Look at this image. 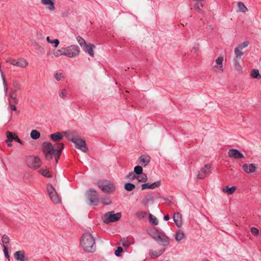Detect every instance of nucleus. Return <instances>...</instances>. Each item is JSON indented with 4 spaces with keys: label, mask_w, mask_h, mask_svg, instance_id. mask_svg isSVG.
Returning <instances> with one entry per match:
<instances>
[{
    "label": "nucleus",
    "mask_w": 261,
    "mask_h": 261,
    "mask_svg": "<svg viewBox=\"0 0 261 261\" xmlns=\"http://www.w3.org/2000/svg\"><path fill=\"white\" fill-rule=\"evenodd\" d=\"M204 261H210L209 260L206 259Z\"/></svg>",
    "instance_id": "obj_63"
},
{
    "label": "nucleus",
    "mask_w": 261,
    "mask_h": 261,
    "mask_svg": "<svg viewBox=\"0 0 261 261\" xmlns=\"http://www.w3.org/2000/svg\"><path fill=\"white\" fill-rule=\"evenodd\" d=\"M59 96L62 98H65L67 95V91L65 89H63L59 91Z\"/></svg>",
    "instance_id": "obj_47"
},
{
    "label": "nucleus",
    "mask_w": 261,
    "mask_h": 261,
    "mask_svg": "<svg viewBox=\"0 0 261 261\" xmlns=\"http://www.w3.org/2000/svg\"><path fill=\"white\" fill-rule=\"evenodd\" d=\"M64 148V145L62 143H59L57 144V150H56V153H55L54 156L56 160V163H57L59 160L60 156L61 154L62 150Z\"/></svg>",
    "instance_id": "obj_18"
},
{
    "label": "nucleus",
    "mask_w": 261,
    "mask_h": 261,
    "mask_svg": "<svg viewBox=\"0 0 261 261\" xmlns=\"http://www.w3.org/2000/svg\"><path fill=\"white\" fill-rule=\"evenodd\" d=\"M134 172L137 175H138L143 173V168L140 166H136L134 168Z\"/></svg>",
    "instance_id": "obj_39"
},
{
    "label": "nucleus",
    "mask_w": 261,
    "mask_h": 261,
    "mask_svg": "<svg viewBox=\"0 0 261 261\" xmlns=\"http://www.w3.org/2000/svg\"><path fill=\"white\" fill-rule=\"evenodd\" d=\"M15 141H16L17 142L19 143L20 144L23 145L24 144V142L21 141L17 136V135L16 134L15 136Z\"/></svg>",
    "instance_id": "obj_56"
},
{
    "label": "nucleus",
    "mask_w": 261,
    "mask_h": 261,
    "mask_svg": "<svg viewBox=\"0 0 261 261\" xmlns=\"http://www.w3.org/2000/svg\"><path fill=\"white\" fill-rule=\"evenodd\" d=\"M2 241L4 248L5 247H7V245L10 242V240L8 236L6 234H4L2 238Z\"/></svg>",
    "instance_id": "obj_34"
},
{
    "label": "nucleus",
    "mask_w": 261,
    "mask_h": 261,
    "mask_svg": "<svg viewBox=\"0 0 261 261\" xmlns=\"http://www.w3.org/2000/svg\"><path fill=\"white\" fill-rule=\"evenodd\" d=\"M10 107L12 111H16L17 110L16 107L14 105L10 104Z\"/></svg>",
    "instance_id": "obj_58"
},
{
    "label": "nucleus",
    "mask_w": 261,
    "mask_h": 261,
    "mask_svg": "<svg viewBox=\"0 0 261 261\" xmlns=\"http://www.w3.org/2000/svg\"><path fill=\"white\" fill-rule=\"evenodd\" d=\"M46 40L48 43H50L51 44H55V47H57L59 44V41L57 39H54L53 40H50V37L48 36L46 38Z\"/></svg>",
    "instance_id": "obj_43"
},
{
    "label": "nucleus",
    "mask_w": 261,
    "mask_h": 261,
    "mask_svg": "<svg viewBox=\"0 0 261 261\" xmlns=\"http://www.w3.org/2000/svg\"><path fill=\"white\" fill-rule=\"evenodd\" d=\"M65 136L69 141L73 143H74L80 137L78 133L75 131L65 132Z\"/></svg>",
    "instance_id": "obj_13"
},
{
    "label": "nucleus",
    "mask_w": 261,
    "mask_h": 261,
    "mask_svg": "<svg viewBox=\"0 0 261 261\" xmlns=\"http://www.w3.org/2000/svg\"><path fill=\"white\" fill-rule=\"evenodd\" d=\"M63 52H65L64 48H62L61 49L55 50L54 51V54L56 57H59L61 55H64V53Z\"/></svg>",
    "instance_id": "obj_44"
},
{
    "label": "nucleus",
    "mask_w": 261,
    "mask_h": 261,
    "mask_svg": "<svg viewBox=\"0 0 261 261\" xmlns=\"http://www.w3.org/2000/svg\"><path fill=\"white\" fill-rule=\"evenodd\" d=\"M173 220L177 227H180L182 225L181 215L178 212L175 213L173 216Z\"/></svg>",
    "instance_id": "obj_20"
},
{
    "label": "nucleus",
    "mask_w": 261,
    "mask_h": 261,
    "mask_svg": "<svg viewBox=\"0 0 261 261\" xmlns=\"http://www.w3.org/2000/svg\"><path fill=\"white\" fill-rule=\"evenodd\" d=\"M152 237L154 240L163 246H167L169 244L168 238L156 229H154Z\"/></svg>",
    "instance_id": "obj_6"
},
{
    "label": "nucleus",
    "mask_w": 261,
    "mask_h": 261,
    "mask_svg": "<svg viewBox=\"0 0 261 261\" xmlns=\"http://www.w3.org/2000/svg\"><path fill=\"white\" fill-rule=\"evenodd\" d=\"M249 44L248 41H244L242 43L239 44L237 47L242 50L247 47Z\"/></svg>",
    "instance_id": "obj_50"
},
{
    "label": "nucleus",
    "mask_w": 261,
    "mask_h": 261,
    "mask_svg": "<svg viewBox=\"0 0 261 261\" xmlns=\"http://www.w3.org/2000/svg\"><path fill=\"white\" fill-rule=\"evenodd\" d=\"M30 135L31 138L34 140H37L40 137V133L35 129H33L31 131Z\"/></svg>",
    "instance_id": "obj_32"
},
{
    "label": "nucleus",
    "mask_w": 261,
    "mask_h": 261,
    "mask_svg": "<svg viewBox=\"0 0 261 261\" xmlns=\"http://www.w3.org/2000/svg\"><path fill=\"white\" fill-rule=\"evenodd\" d=\"M137 179L140 182H145L147 180V177L146 174L143 173L137 176Z\"/></svg>",
    "instance_id": "obj_29"
},
{
    "label": "nucleus",
    "mask_w": 261,
    "mask_h": 261,
    "mask_svg": "<svg viewBox=\"0 0 261 261\" xmlns=\"http://www.w3.org/2000/svg\"><path fill=\"white\" fill-rule=\"evenodd\" d=\"M76 39L82 47H84L87 44L85 40L80 36H78Z\"/></svg>",
    "instance_id": "obj_46"
},
{
    "label": "nucleus",
    "mask_w": 261,
    "mask_h": 261,
    "mask_svg": "<svg viewBox=\"0 0 261 261\" xmlns=\"http://www.w3.org/2000/svg\"><path fill=\"white\" fill-rule=\"evenodd\" d=\"M149 221L150 222L152 223L154 225H156L158 224V221L155 216L149 214Z\"/></svg>",
    "instance_id": "obj_40"
},
{
    "label": "nucleus",
    "mask_w": 261,
    "mask_h": 261,
    "mask_svg": "<svg viewBox=\"0 0 261 261\" xmlns=\"http://www.w3.org/2000/svg\"><path fill=\"white\" fill-rule=\"evenodd\" d=\"M74 143L75 144V147L76 149H80L84 152H86L88 150L85 140L79 138Z\"/></svg>",
    "instance_id": "obj_10"
},
{
    "label": "nucleus",
    "mask_w": 261,
    "mask_h": 261,
    "mask_svg": "<svg viewBox=\"0 0 261 261\" xmlns=\"http://www.w3.org/2000/svg\"><path fill=\"white\" fill-rule=\"evenodd\" d=\"M40 173L44 176L47 177H51V175L50 174L49 172L47 169H41L39 171Z\"/></svg>",
    "instance_id": "obj_41"
},
{
    "label": "nucleus",
    "mask_w": 261,
    "mask_h": 261,
    "mask_svg": "<svg viewBox=\"0 0 261 261\" xmlns=\"http://www.w3.org/2000/svg\"><path fill=\"white\" fill-rule=\"evenodd\" d=\"M57 144L56 145H53L51 143L48 142L43 143L42 150L46 160L49 161L53 159V155L57 150Z\"/></svg>",
    "instance_id": "obj_2"
},
{
    "label": "nucleus",
    "mask_w": 261,
    "mask_h": 261,
    "mask_svg": "<svg viewBox=\"0 0 261 261\" xmlns=\"http://www.w3.org/2000/svg\"><path fill=\"white\" fill-rule=\"evenodd\" d=\"M241 49L239 48L236 47L234 48V54L236 55V57L233 60H240L241 57L243 55V53L240 50Z\"/></svg>",
    "instance_id": "obj_31"
},
{
    "label": "nucleus",
    "mask_w": 261,
    "mask_h": 261,
    "mask_svg": "<svg viewBox=\"0 0 261 261\" xmlns=\"http://www.w3.org/2000/svg\"><path fill=\"white\" fill-rule=\"evenodd\" d=\"M251 232L254 236H258L259 234L258 229L253 227L251 228Z\"/></svg>",
    "instance_id": "obj_53"
},
{
    "label": "nucleus",
    "mask_w": 261,
    "mask_h": 261,
    "mask_svg": "<svg viewBox=\"0 0 261 261\" xmlns=\"http://www.w3.org/2000/svg\"><path fill=\"white\" fill-rule=\"evenodd\" d=\"M54 77L57 81H59L63 80L64 76L62 73L56 72L54 74Z\"/></svg>",
    "instance_id": "obj_48"
},
{
    "label": "nucleus",
    "mask_w": 261,
    "mask_h": 261,
    "mask_svg": "<svg viewBox=\"0 0 261 261\" xmlns=\"http://www.w3.org/2000/svg\"><path fill=\"white\" fill-rule=\"evenodd\" d=\"M136 215L138 218L141 219L147 215V213L144 211H138L136 213Z\"/></svg>",
    "instance_id": "obj_42"
},
{
    "label": "nucleus",
    "mask_w": 261,
    "mask_h": 261,
    "mask_svg": "<svg viewBox=\"0 0 261 261\" xmlns=\"http://www.w3.org/2000/svg\"><path fill=\"white\" fill-rule=\"evenodd\" d=\"M165 250V249L164 248L158 250H150L149 251V254L151 256V257L152 258H154L162 255L164 253Z\"/></svg>",
    "instance_id": "obj_24"
},
{
    "label": "nucleus",
    "mask_w": 261,
    "mask_h": 261,
    "mask_svg": "<svg viewBox=\"0 0 261 261\" xmlns=\"http://www.w3.org/2000/svg\"><path fill=\"white\" fill-rule=\"evenodd\" d=\"M3 251H4V254H5V256L6 257V258L9 260L10 261V255L9 254V252H8V247H5V248H4L3 249Z\"/></svg>",
    "instance_id": "obj_52"
},
{
    "label": "nucleus",
    "mask_w": 261,
    "mask_h": 261,
    "mask_svg": "<svg viewBox=\"0 0 261 261\" xmlns=\"http://www.w3.org/2000/svg\"><path fill=\"white\" fill-rule=\"evenodd\" d=\"M47 191L50 199L54 203H59L61 202L60 197L51 184H48L47 185Z\"/></svg>",
    "instance_id": "obj_7"
},
{
    "label": "nucleus",
    "mask_w": 261,
    "mask_h": 261,
    "mask_svg": "<svg viewBox=\"0 0 261 261\" xmlns=\"http://www.w3.org/2000/svg\"><path fill=\"white\" fill-rule=\"evenodd\" d=\"M170 219V217H169V215H165L164 216V220H165V221H168Z\"/></svg>",
    "instance_id": "obj_60"
},
{
    "label": "nucleus",
    "mask_w": 261,
    "mask_h": 261,
    "mask_svg": "<svg viewBox=\"0 0 261 261\" xmlns=\"http://www.w3.org/2000/svg\"><path fill=\"white\" fill-rule=\"evenodd\" d=\"M237 6L238 7V11L242 12L243 13H245L248 11L247 7L245 6L243 3L242 2H238L237 3Z\"/></svg>",
    "instance_id": "obj_30"
},
{
    "label": "nucleus",
    "mask_w": 261,
    "mask_h": 261,
    "mask_svg": "<svg viewBox=\"0 0 261 261\" xmlns=\"http://www.w3.org/2000/svg\"><path fill=\"white\" fill-rule=\"evenodd\" d=\"M15 135H16L15 133L10 132L9 131H7L6 132V136H7V139L6 140V143H8V142H11L13 141V140H15Z\"/></svg>",
    "instance_id": "obj_27"
},
{
    "label": "nucleus",
    "mask_w": 261,
    "mask_h": 261,
    "mask_svg": "<svg viewBox=\"0 0 261 261\" xmlns=\"http://www.w3.org/2000/svg\"><path fill=\"white\" fill-rule=\"evenodd\" d=\"M10 97L13 100V102L15 104H17L18 103V100L17 99L16 96L15 95V94H11V93Z\"/></svg>",
    "instance_id": "obj_54"
},
{
    "label": "nucleus",
    "mask_w": 261,
    "mask_h": 261,
    "mask_svg": "<svg viewBox=\"0 0 261 261\" xmlns=\"http://www.w3.org/2000/svg\"><path fill=\"white\" fill-rule=\"evenodd\" d=\"M256 165L255 164L252 163L250 164H244L242 166L243 170L247 173H252L256 170Z\"/></svg>",
    "instance_id": "obj_14"
},
{
    "label": "nucleus",
    "mask_w": 261,
    "mask_h": 261,
    "mask_svg": "<svg viewBox=\"0 0 261 261\" xmlns=\"http://www.w3.org/2000/svg\"><path fill=\"white\" fill-rule=\"evenodd\" d=\"M81 245L85 252L93 253L96 250L95 239L89 232H86L83 234L81 239Z\"/></svg>",
    "instance_id": "obj_1"
},
{
    "label": "nucleus",
    "mask_w": 261,
    "mask_h": 261,
    "mask_svg": "<svg viewBox=\"0 0 261 261\" xmlns=\"http://www.w3.org/2000/svg\"><path fill=\"white\" fill-rule=\"evenodd\" d=\"M202 5H201V6H199L198 4H196L194 6V8L196 11H200L201 10L200 7H202Z\"/></svg>",
    "instance_id": "obj_57"
},
{
    "label": "nucleus",
    "mask_w": 261,
    "mask_h": 261,
    "mask_svg": "<svg viewBox=\"0 0 261 261\" xmlns=\"http://www.w3.org/2000/svg\"><path fill=\"white\" fill-rule=\"evenodd\" d=\"M138 160L142 165L145 166L150 162V157L147 155H142L139 158Z\"/></svg>",
    "instance_id": "obj_25"
},
{
    "label": "nucleus",
    "mask_w": 261,
    "mask_h": 261,
    "mask_svg": "<svg viewBox=\"0 0 261 261\" xmlns=\"http://www.w3.org/2000/svg\"><path fill=\"white\" fill-rule=\"evenodd\" d=\"M161 182L160 181H155L152 184L144 183L141 185L142 189L145 190L146 189H153L160 186Z\"/></svg>",
    "instance_id": "obj_17"
},
{
    "label": "nucleus",
    "mask_w": 261,
    "mask_h": 261,
    "mask_svg": "<svg viewBox=\"0 0 261 261\" xmlns=\"http://www.w3.org/2000/svg\"><path fill=\"white\" fill-rule=\"evenodd\" d=\"M135 185L130 182L126 183L124 186L125 190L129 192L133 191L135 188Z\"/></svg>",
    "instance_id": "obj_33"
},
{
    "label": "nucleus",
    "mask_w": 261,
    "mask_h": 261,
    "mask_svg": "<svg viewBox=\"0 0 261 261\" xmlns=\"http://www.w3.org/2000/svg\"><path fill=\"white\" fill-rule=\"evenodd\" d=\"M121 213H114V211L109 212L104 214L101 219L106 224L116 222L119 220L121 217Z\"/></svg>",
    "instance_id": "obj_4"
},
{
    "label": "nucleus",
    "mask_w": 261,
    "mask_h": 261,
    "mask_svg": "<svg viewBox=\"0 0 261 261\" xmlns=\"http://www.w3.org/2000/svg\"><path fill=\"white\" fill-rule=\"evenodd\" d=\"M211 168V166L210 165H205L204 168H201V169L199 171L197 175V178L203 179L210 172Z\"/></svg>",
    "instance_id": "obj_11"
},
{
    "label": "nucleus",
    "mask_w": 261,
    "mask_h": 261,
    "mask_svg": "<svg viewBox=\"0 0 261 261\" xmlns=\"http://www.w3.org/2000/svg\"><path fill=\"white\" fill-rule=\"evenodd\" d=\"M15 62V59H13V58H8L7 60V63H10L11 64H12L13 65H14Z\"/></svg>",
    "instance_id": "obj_55"
},
{
    "label": "nucleus",
    "mask_w": 261,
    "mask_h": 261,
    "mask_svg": "<svg viewBox=\"0 0 261 261\" xmlns=\"http://www.w3.org/2000/svg\"><path fill=\"white\" fill-rule=\"evenodd\" d=\"M193 49L195 52L198 51L199 49V44H196L193 47Z\"/></svg>",
    "instance_id": "obj_59"
},
{
    "label": "nucleus",
    "mask_w": 261,
    "mask_h": 261,
    "mask_svg": "<svg viewBox=\"0 0 261 261\" xmlns=\"http://www.w3.org/2000/svg\"><path fill=\"white\" fill-rule=\"evenodd\" d=\"M27 165L29 167L37 169L41 166L40 160L37 156H30L27 160Z\"/></svg>",
    "instance_id": "obj_9"
},
{
    "label": "nucleus",
    "mask_w": 261,
    "mask_h": 261,
    "mask_svg": "<svg viewBox=\"0 0 261 261\" xmlns=\"http://www.w3.org/2000/svg\"><path fill=\"white\" fill-rule=\"evenodd\" d=\"M223 61V57H219L216 60V63L218 66H215L214 67L215 70L217 72H222L223 71L222 63Z\"/></svg>",
    "instance_id": "obj_19"
},
{
    "label": "nucleus",
    "mask_w": 261,
    "mask_h": 261,
    "mask_svg": "<svg viewBox=\"0 0 261 261\" xmlns=\"http://www.w3.org/2000/svg\"><path fill=\"white\" fill-rule=\"evenodd\" d=\"M13 88L11 89V93L15 94V93L19 90L20 85L17 81L13 80Z\"/></svg>",
    "instance_id": "obj_26"
},
{
    "label": "nucleus",
    "mask_w": 261,
    "mask_h": 261,
    "mask_svg": "<svg viewBox=\"0 0 261 261\" xmlns=\"http://www.w3.org/2000/svg\"><path fill=\"white\" fill-rule=\"evenodd\" d=\"M65 52L64 55L69 57L73 58L79 55L80 52V48L77 45H72L66 48H64Z\"/></svg>",
    "instance_id": "obj_8"
},
{
    "label": "nucleus",
    "mask_w": 261,
    "mask_h": 261,
    "mask_svg": "<svg viewBox=\"0 0 261 261\" xmlns=\"http://www.w3.org/2000/svg\"><path fill=\"white\" fill-rule=\"evenodd\" d=\"M41 3L43 5H48L47 9L50 11H53L55 10L54 3L51 0H41Z\"/></svg>",
    "instance_id": "obj_21"
},
{
    "label": "nucleus",
    "mask_w": 261,
    "mask_h": 261,
    "mask_svg": "<svg viewBox=\"0 0 261 261\" xmlns=\"http://www.w3.org/2000/svg\"><path fill=\"white\" fill-rule=\"evenodd\" d=\"M87 197L89 200L90 205L97 206L98 205L99 199L98 193L94 189H90L87 192Z\"/></svg>",
    "instance_id": "obj_5"
},
{
    "label": "nucleus",
    "mask_w": 261,
    "mask_h": 261,
    "mask_svg": "<svg viewBox=\"0 0 261 261\" xmlns=\"http://www.w3.org/2000/svg\"><path fill=\"white\" fill-rule=\"evenodd\" d=\"M129 244H127V243H122V245L124 247H127L129 246Z\"/></svg>",
    "instance_id": "obj_61"
},
{
    "label": "nucleus",
    "mask_w": 261,
    "mask_h": 261,
    "mask_svg": "<svg viewBox=\"0 0 261 261\" xmlns=\"http://www.w3.org/2000/svg\"><path fill=\"white\" fill-rule=\"evenodd\" d=\"M101 203L105 205H110L112 203L110 198L105 196L101 198Z\"/></svg>",
    "instance_id": "obj_36"
},
{
    "label": "nucleus",
    "mask_w": 261,
    "mask_h": 261,
    "mask_svg": "<svg viewBox=\"0 0 261 261\" xmlns=\"http://www.w3.org/2000/svg\"><path fill=\"white\" fill-rule=\"evenodd\" d=\"M185 238V234L182 231H179L176 232L175 235V240L179 242Z\"/></svg>",
    "instance_id": "obj_38"
},
{
    "label": "nucleus",
    "mask_w": 261,
    "mask_h": 261,
    "mask_svg": "<svg viewBox=\"0 0 261 261\" xmlns=\"http://www.w3.org/2000/svg\"><path fill=\"white\" fill-rule=\"evenodd\" d=\"M83 48H85V51L88 53L90 56H94L93 49L95 48L94 44L91 43L87 44Z\"/></svg>",
    "instance_id": "obj_23"
},
{
    "label": "nucleus",
    "mask_w": 261,
    "mask_h": 261,
    "mask_svg": "<svg viewBox=\"0 0 261 261\" xmlns=\"http://www.w3.org/2000/svg\"><path fill=\"white\" fill-rule=\"evenodd\" d=\"M98 187L107 194H110L114 192L116 190L115 184L108 180H99L97 182Z\"/></svg>",
    "instance_id": "obj_3"
},
{
    "label": "nucleus",
    "mask_w": 261,
    "mask_h": 261,
    "mask_svg": "<svg viewBox=\"0 0 261 261\" xmlns=\"http://www.w3.org/2000/svg\"><path fill=\"white\" fill-rule=\"evenodd\" d=\"M228 155L229 157L236 159H242L244 157L243 154L236 149H230L228 150Z\"/></svg>",
    "instance_id": "obj_12"
},
{
    "label": "nucleus",
    "mask_w": 261,
    "mask_h": 261,
    "mask_svg": "<svg viewBox=\"0 0 261 261\" xmlns=\"http://www.w3.org/2000/svg\"><path fill=\"white\" fill-rule=\"evenodd\" d=\"M237 189V187L236 186H232L229 188L228 187H226L223 189V191L225 193H227L228 194H232Z\"/></svg>",
    "instance_id": "obj_28"
},
{
    "label": "nucleus",
    "mask_w": 261,
    "mask_h": 261,
    "mask_svg": "<svg viewBox=\"0 0 261 261\" xmlns=\"http://www.w3.org/2000/svg\"><path fill=\"white\" fill-rule=\"evenodd\" d=\"M251 75L253 78L254 79H258L261 77V75L259 74L258 70L256 69H254L252 70Z\"/></svg>",
    "instance_id": "obj_35"
},
{
    "label": "nucleus",
    "mask_w": 261,
    "mask_h": 261,
    "mask_svg": "<svg viewBox=\"0 0 261 261\" xmlns=\"http://www.w3.org/2000/svg\"><path fill=\"white\" fill-rule=\"evenodd\" d=\"M123 251V249L121 247H118L117 249L115 251V254L116 256L119 257L120 256Z\"/></svg>",
    "instance_id": "obj_49"
},
{
    "label": "nucleus",
    "mask_w": 261,
    "mask_h": 261,
    "mask_svg": "<svg viewBox=\"0 0 261 261\" xmlns=\"http://www.w3.org/2000/svg\"><path fill=\"white\" fill-rule=\"evenodd\" d=\"M64 136L65 132H58L54 134H51L49 137L53 141L59 142L63 139Z\"/></svg>",
    "instance_id": "obj_16"
},
{
    "label": "nucleus",
    "mask_w": 261,
    "mask_h": 261,
    "mask_svg": "<svg viewBox=\"0 0 261 261\" xmlns=\"http://www.w3.org/2000/svg\"><path fill=\"white\" fill-rule=\"evenodd\" d=\"M7 143V146L9 147H11L12 146V144L11 142H8Z\"/></svg>",
    "instance_id": "obj_62"
},
{
    "label": "nucleus",
    "mask_w": 261,
    "mask_h": 261,
    "mask_svg": "<svg viewBox=\"0 0 261 261\" xmlns=\"http://www.w3.org/2000/svg\"><path fill=\"white\" fill-rule=\"evenodd\" d=\"M28 62L24 59H15V66H17L22 68H25L28 65Z\"/></svg>",
    "instance_id": "obj_22"
},
{
    "label": "nucleus",
    "mask_w": 261,
    "mask_h": 261,
    "mask_svg": "<svg viewBox=\"0 0 261 261\" xmlns=\"http://www.w3.org/2000/svg\"><path fill=\"white\" fill-rule=\"evenodd\" d=\"M137 175L134 172H129L126 176V178L129 180H133L134 179H137Z\"/></svg>",
    "instance_id": "obj_45"
},
{
    "label": "nucleus",
    "mask_w": 261,
    "mask_h": 261,
    "mask_svg": "<svg viewBox=\"0 0 261 261\" xmlns=\"http://www.w3.org/2000/svg\"><path fill=\"white\" fill-rule=\"evenodd\" d=\"M238 60H233V64L234 68L238 71V72H242V69L240 65Z\"/></svg>",
    "instance_id": "obj_37"
},
{
    "label": "nucleus",
    "mask_w": 261,
    "mask_h": 261,
    "mask_svg": "<svg viewBox=\"0 0 261 261\" xmlns=\"http://www.w3.org/2000/svg\"><path fill=\"white\" fill-rule=\"evenodd\" d=\"M14 257L15 259L18 261L28 260V257L25 255V252L23 250L15 252L14 254Z\"/></svg>",
    "instance_id": "obj_15"
},
{
    "label": "nucleus",
    "mask_w": 261,
    "mask_h": 261,
    "mask_svg": "<svg viewBox=\"0 0 261 261\" xmlns=\"http://www.w3.org/2000/svg\"><path fill=\"white\" fill-rule=\"evenodd\" d=\"M1 74H2V79H3V85H4L5 92L6 93H7V92H8V86H7V84L6 81H5V77L3 75V73L2 72Z\"/></svg>",
    "instance_id": "obj_51"
}]
</instances>
